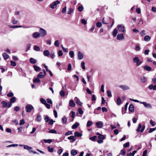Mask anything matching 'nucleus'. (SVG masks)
<instances>
[{"label":"nucleus","mask_w":156,"mask_h":156,"mask_svg":"<svg viewBox=\"0 0 156 156\" xmlns=\"http://www.w3.org/2000/svg\"><path fill=\"white\" fill-rule=\"evenodd\" d=\"M96 26L98 27H100L101 26L102 24L101 22H98L96 23Z\"/></svg>","instance_id":"nucleus-52"},{"label":"nucleus","mask_w":156,"mask_h":156,"mask_svg":"<svg viewBox=\"0 0 156 156\" xmlns=\"http://www.w3.org/2000/svg\"><path fill=\"white\" fill-rule=\"evenodd\" d=\"M32 36L35 38H37L40 36L39 33L37 32L34 33L32 34Z\"/></svg>","instance_id":"nucleus-15"},{"label":"nucleus","mask_w":156,"mask_h":156,"mask_svg":"<svg viewBox=\"0 0 156 156\" xmlns=\"http://www.w3.org/2000/svg\"><path fill=\"white\" fill-rule=\"evenodd\" d=\"M73 10L74 9L73 8H72L71 7H70L68 9V11L67 12V14L69 15L71 14V13H73Z\"/></svg>","instance_id":"nucleus-26"},{"label":"nucleus","mask_w":156,"mask_h":156,"mask_svg":"<svg viewBox=\"0 0 156 156\" xmlns=\"http://www.w3.org/2000/svg\"><path fill=\"white\" fill-rule=\"evenodd\" d=\"M108 96L109 97H112V95L111 92L110 90H108L107 91Z\"/></svg>","instance_id":"nucleus-58"},{"label":"nucleus","mask_w":156,"mask_h":156,"mask_svg":"<svg viewBox=\"0 0 156 156\" xmlns=\"http://www.w3.org/2000/svg\"><path fill=\"white\" fill-rule=\"evenodd\" d=\"M133 62L136 63V66H139L143 62L140 60L139 58L137 56H135L133 58Z\"/></svg>","instance_id":"nucleus-1"},{"label":"nucleus","mask_w":156,"mask_h":156,"mask_svg":"<svg viewBox=\"0 0 156 156\" xmlns=\"http://www.w3.org/2000/svg\"><path fill=\"white\" fill-rule=\"evenodd\" d=\"M78 112L80 114H82L83 113V111L81 108H79L78 109Z\"/></svg>","instance_id":"nucleus-57"},{"label":"nucleus","mask_w":156,"mask_h":156,"mask_svg":"<svg viewBox=\"0 0 156 156\" xmlns=\"http://www.w3.org/2000/svg\"><path fill=\"white\" fill-rule=\"evenodd\" d=\"M48 149L49 152H53L54 149L52 147H50L49 146L48 147Z\"/></svg>","instance_id":"nucleus-44"},{"label":"nucleus","mask_w":156,"mask_h":156,"mask_svg":"<svg viewBox=\"0 0 156 156\" xmlns=\"http://www.w3.org/2000/svg\"><path fill=\"white\" fill-rule=\"evenodd\" d=\"M58 56H61L63 55V53L62 50H59L58 52Z\"/></svg>","instance_id":"nucleus-54"},{"label":"nucleus","mask_w":156,"mask_h":156,"mask_svg":"<svg viewBox=\"0 0 156 156\" xmlns=\"http://www.w3.org/2000/svg\"><path fill=\"white\" fill-rule=\"evenodd\" d=\"M44 141L45 143H48L49 144L51 143L52 142V140L51 139L45 140L44 139Z\"/></svg>","instance_id":"nucleus-39"},{"label":"nucleus","mask_w":156,"mask_h":156,"mask_svg":"<svg viewBox=\"0 0 156 156\" xmlns=\"http://www.w3.org/2000/svg\"><path fill=\"white\" fill-rule=\"evenodd\" d=\"M126 154V151L124 150H122L120 152L119 155H123Z\"/></svg>","instance_id":"nucleus-55"},{"label":"nucleus","mask_w":156,"mask_h":156,"mask_svg":"<svg viewBox=\"0 0 156 156\" xmlns=\"http://www.w3.org/2000/svg\"><path fill=\"white\" fill-rule=\"evenodd\" d=\"M66 6H65L62 9V13H65L66 12Z\"/></svg>","instance_id":"nucleus-63"},{"label":"nucleus","mask_w":156,"mask_h":156,"mask_svg":"<svg viewBox=\"0 0 156 156\" xmlns=\"http://www.w3.org/2000/svg\"><path fill=\"white\" fill-rule=\"evenodd\" d=\"M34 50L36 51H39L40 50V48L39 47L35 45L34 46Z\"/></svg>","instance_id":"nucleus-35"},{"label":"nucleus","mask_w":156,"mask_h":156,"mask_svg":"<svg viewBox=\"0 0 156 156\" xmlns=\"http://www.w3.org/2000/svg\"><path fill=\"white\" fill-rule=\"evenodd\" d=\"M25 122L24 120L23 119L20 120V122L19 123V125L20 126L23 125L25 124Z\"/></svg>","instance_id":"nucleus-43"},{"label":"nucleus","mask_w":156,"mask_h":156,"mask_svg":"<svg viewBox=\"0 0 156 156\" xmlns=\"http://www.w3.org/2000/svg\"><path fill=\"white\" fill-rule=\"evenodd\" d=\"M69 55L71 58H73L74 56V53L73 51H71L69 52Z\"/></svg>","instance_id":"nucleus-51"},{"label":"nucleus","mask_w":156,"mask_h":156,"mask_svg":"<svg viewBox=\"0 0 156 156\" xmlns=\"http://www.w3.org/2000/svg\"><path fill=\"white\" fill-rule=\"evenodd\" d=\"M93 122L91 121H88L87 124V127H89L93 124Z\"/></svg>","instance_id":"nucleus-30"},{"label":"nucleus","mask_w":156,"mask_h":156,"mask_svg":"<svg viewBox=\"0 0 156 156\" xmlns=\"http://www.w3.org/2000/svg\"><path fill=\"white\" fill-rule=\"evenodd\" d=\"M59 93L60 96L62 97L64 96L65 94V92L63 90H62Z\"/></svg>","instance_id":"nucleus-45"},{"label":"nucleus","mask_w":156,"mask_h":156,"mask_svg":"<svg viewBox=\"0 0 156 156\" xmlns=\"http://www.w3.org/2000/svg\"><path fill=\"white\" fill-rule=\"evenodd\" d=\"M68 139L69 140H72V141H70L71 142H74L76 140V139L74 138V136H70L68 137Z\"/></svg>","instance_id":"nucleus-23"},{"label":"nucleus","mask_w":156,"mask_h":156,"mask_svg":"<svg viewBox=\"0 0 156 156\" xmlns=\"http://www.w3.org/2000/svg\"><path fill=\"white\" fill-rule=\"evenodd\" d=\"M140 104H142L146 108H152V106L150 104L147 103L146 102H140Z\"/></svg>","instance_id":"nucleus-9"},{"label":"nucleus","mask_w":156,"mask_h":156,"mask_svg":"<svg viewBox=\"0 0 156 156\" xmlns=\"http://www.w3.org/2000/svg\"><path fill=\"white\" fill-rule=\"evenodd\" d=\"M41 102L43 104L45 105L46 104V101L43 98H41L40 100Z\"/></svg>","instance_id":"nucleus-46"},{"label":"nucleus","mask_w":156,"mask_h":156,"mask_svg":"<svg viewBox=\"0 0 156 156\" xmlns=\"http://www.w3.org/2000/svg\"><path fill=\"white\" fill-rule=\"evenodd\" d=\"M96 125L97 127L99 128H101L103 125V123L101 121L98 122L96 123Z\"/></svg>","instance_id":"nucleus-14"},{"label":"nucleus","mask_w":156,"mask_h":156,"mask_svg":"<svg viewBox=\"0 0 156 156\" xmlns=\"http://www.w3.org/2000/svg\"><path fill=\"white\" fill-rule=\"evenodd\" d=\"M54 45L57 47H58L59 46V40H57L55 41L54 43Z\"/></svg>","instance_id":"nucleus-34"},{"label":"nucleus","mask_w":156,"mask_h":156,"mask_svg":"<svg viewBox=\"0 0 156 156\" xmlns=\"http://www.w3.org/2000/svg\"><path fill=\"white\" fill-rule=\"evenodd\" d=\"M33 68L37 72H39L41 70V68L37 66L34 65L33 66Z\"/></svg>","instance_id":"nucleus-25"},{"label":"nucleus","mask_w":156,"mask_h":156,"mask_svg":"<svg viewBox=\"0 0 156 156\" xmlns=\"http://www.w3.org/2000/svg\"><path fill=\"white\" fill-rule=\"evenodd\" d=\"M119 87L124 91L129 90L130 88L129 86L126 85H121L119 86Z\"/></svg>","instance_id":"nucleus-10"},{"label":"nucleus","mask_w":156,"mask_h":156,"mask_svg":"<svg viewBox=\"0 0 156 156\" xmlns=\"http://www.w3.org/2000/svg\"><path fill=\"white\" fill-rule=\"evenodd\" d=\"M83 9V7L82 6H80L78 7V10L79 12L82 11Z\"/></svg>","instance_id":"nucleus-50"},{"label":"nucleus","mask_w":156,"mask_h":156,"mask_svg":"<svg viewBox=\"0 0 156 156\" xmlns=\"http://www.w3.org/2000/svg\"><path fill=\"white\" fill-rule=\"evenodd\" d=\"M43 53L44 56H48L50 55V52L48 50H45L44 51Z\"/></svg>","instance_id":"nucleus-19"},{"label":"nucleus","mask_w":156,"mask_h":156,"mask_svg":"<svg viewBox=\"0 0 156 156\" xmlns=\"http://www.w3.org/2000/svg\"><path fill=\"white\" fill-rule=\"evenodd\" d=\"M150 123L152 126H154L156 124L155 122L152 121V120H150Z\"/></svg>","instance_id":"nucleus-48"},{"label":"nucleus","mask_w":156,"mask_h":156,"mask_svg":"<svg viewBox=\"0 0 156 156\" xmlns=\"http://www.w3.org/2000/svg\"><path fill=\"white\" fill-rule=\"evenodd\" d=\"M60 1H56L50 4V7L52 9H54L56 7L57 5L60 3Z\"/></svg>","instance_id":"nucleus-7"},{"label":"nucleus","mask_w":156,"mask_h":156,"mask_svg":"<svg viewBox=\"0 0 156 156\" xmlns=\"http://www.w3.org/2000/svg\"><path fill=\"white\" fill-rule=\"evenodd\" d=\"M79 126V124L77 122H76L72 126V128L73 129H75L77 128Z\"/></svg>","instance_id":"nucleus-29"},{"label":"nucleus","mask_w":156,"mask_h":156,"mask_svg":"<svg viewBox=\"0 0 156 156\" xmlns=\"http://www.w3.org/2000/svg\"><path fill=\"white\" fill-rule=\"evenodd\" d=\"M129 145V142H127L123 144V147H125L126 148L128 147Z\"/></svg>","instance_id":"nucleus-59"},{"label":"nucleus","mask_w":156,"mask_h":156,"mask_svg":"<svg viewBox=\"0 0 156 156\" xmlns=\"http://www.w3.org/2000/svg\"><path fill=\"white\" fill-rule=\"evenodd\" d=\"M144 69H145L147 71H151L152 69V68L150 66H145L144 67Z\"/></svg>","instance_id":"nucleus-24"},{"label":"nucleus","mask_w":156,"mask_h":156,"mask_svg":"<svg viewBox=\"0 0 156 156\" xmlns=\"http://www.w3.org/2000/svg\"><path fill=\"white\" fill-rule=\"evenodd\" d=\"M26 111L27 112H30L34 109V107L30 104L27 105L25 108Z\"/></svg>","instance_id":"nucleus-4"},{"label":"nucleus","mask_w":156,"mask_h":156,"mask_svg":"<svg viewBox=\"0 0 156 156\" xmlns=\"http://www.w3.org/2000/svg\"><path fill=\"white\" fill-rule=\"evenodd\" d=\"M97 138V136H94L93 137H91L90 138V139L93 141L95 140Z\"/></svg>","instance_id":"nucleus-49"},{"label":"nucleus","mask_w":156,"mask_h":156,"mask_svg":"<svg viewBox=\"0 0 156 156\" xmlns=\"http://www.w3.org/2000/svg\"><path fill=\"white\" fill-rule=\"evenodd\" d=\"M62 122L63 123L65 124L66 122L67 119L64 116L63 118H62Z\"/></svg>","instance_id":"nucleus-40"},{"label":"nucleus","mask_w":156,"mask_h":156,"mask_svg":"<svg viewBox=\"0 0 156 156\" xmlns=\"http://www.w3.org/2000/svg\"><path fill=\"white\" fill-rule=\"evenodd\" d=\"M40 78L37 77L35 78L34 80V82L35 83H38L40 82V80L39 79Z\"/></svg>","instance_id":"nucleus-32"},{"label":"nucleus","mask_w":156,"mask_h":156,"mask_svg":"<svg viewBox=\"0 0 156 156\" xmlns=\"http://www.w3.org/2000/svg\"><path fill=\"white\" fill-rule=\"evenodd\" d=\"M77 154V152L76 150L75 149H73L71 151V154L73 156H75Z\"/></svg>","instance_id":"nucleus-22"},{"label":"nucleus","mask_w":156,"mask_h":156,"mask_svg":"<svg viewBox=\"0 0 156 156\" xmlns=\"http://www.w3.org/2000/svg\"><path fill=\"white\" fill-rule=\"evenodd\" d=\"M140 80L141 82L142 83H145L147 81V78L145 76H142L141 77Z\"/></svg>","instance_id":"nucleus-12"},{"label":"nucleus","mask_w":156,"mask_h":156,"mask_svg":"<svg viewBox=\"0 0 156 156\" xmlns=\"http://www.w3.org/2000/svg\"><path fill=\"white\" fill-rule=\"evenodd\" d=\"M2 56L4 57L5 59H7L9 57V56L6 53H3L2 54Z\"/></svg>","instance_id":"nucleus-33"},{"label":"nucleus","mask_w":156,"mask_h":156,"mask_svg":"<svg viewBox=\"0 0 156 156\" xmlns=\"http://www.w3.org/2000/svg\"><path fill=\"white\" fill-rule=\"evenodd\" d=\"M75 99L76 100V103L80 106H81L82 105V103L80 101V99L77 97L75 98Z\"/></svg>","instance_id":"nucleus-16"},{"label":"nucleus","mask_w":156,"mask_h":156,"mask_svg":"<svg viewBox=\"0 0 156 156\" xmlns=\"http://www.w3.org/2000/svg\"><path fill=\"white\" fill-rule=\"evenodd\" d=\"M31 46V45L30 44H29L27 45V49L26 50V51H27L29 50V49L30 48V47Z\"/></svg>","instance_id":"nucleus-60"},{"label":"nucleus","mask_w":156,"mask_h":156,"mask_svg":"<svg viewBox=\"0 0 156 156\" xmlns=\"http://www.w3.org/2000/svg\"><path fill=\"white\" fill-rule=\"evenodd\" d=\"M98 138L100 139L104 140L105 138V137L103 135L101 134H99V136H98Z\"/></svg>","instance_id":"nucleus-47"},{"label":"nucleus","mask_w":156,"mask_h":156,"mask_svg":"<svg viewBox=\"0 0 156 156\" xmlns=\"http://www.w3.org/2000/svg\"><path fill=\"white\" fill-rule=\"evenodd\" d=\"M9 27L10 28H20L22 27L21 26H17V25H14V26H9Z\"/></svg>","instance_id":"nucleus-31"},{"label":"nucleus","mask_w":156,"mask_h":156,"mask_svg":"<svg viewBox=\"0 0 156 156\" xmlns=\"http://www.w3.org/2000/svg\"><path fill=\"white\" fill-rule=\"evenodd\" d=\"M119 32L125 33L126 32L125 27L123 24H119L116 27Z\"/></svg>","instance_id":"nucleus-2"},{"label":"nucleus","mask_w":156,"mask_h":156,"mask_svg":"<svg viewBox=\"0 0 156 156\" xmlns=\"http://www.w3.org/2000/svg\"><path fill=\"white\" fill-rule=\"evenodd\" d=\"M16 101V98L15 97H13L11 98L10 101L11 103H14Z\"/></svg>","instance_id":"nucleus-53"},{"label":"nucleus","mask_w":156,"mask_h":156,"mask_svg":"<svg viewBox=\"0 0 156 156\" xmlns=\"http://www.w3.org/2000/svg\"><path fill=\"white\" fill-rule=\"evenodd\" d=\"M145 126L144 125L142 127L140 124H139L138 125V126L136 131L137 132L140 131L142 133L144 131L145 128Z\"/></svg>","instance_id":"nucleus-8"},{"label":"nucleus","mask_w":156,"mask_h":156,"mask_svg":"<svg viewBox=\"0 0 156 156\" xmlns=\"http://www.w3.org/2000/svg\"><path fill=\"white\" fill-rule=\"evenodd\" d=\"M48 133H56L57 131L54 129H51L48 132Z\"/></svg>","instance_id":"nucleus-41"},{"label":"nucleus","mask_w":156,"mask_h":156,"mask_svg":"<svg viewBox=\"0 0 156 156\" xmlns=\"http://www.w3.org/2000/svg\"><path fill=\"white\" fill-rule=\"evenodd\" d=\"M151 39V37L148 35H146L144 37V40L146 41H148Z\"/></svg>","instance_id":"nucleus-20"},{"label":"nucleus","mask_w":156,"mask_h":156,"mask_svg":"<svg viewBox=\"0 0 156 156\" xmlns=\"http://www.w3.org/2000/svg\"><path fill=\"white\" fill-rule=\"evenodd\" d=\"M78 58L79 60L82 59L83 58V54L80 51H79L77 55Z\"/></svg>","instance_id":"nucleus-13"},{"label":"nucleus","mask_w":156,"mask_h":156,"mask_svg":"<svg viewBox=\"0 0 156 156\" xmlns=\"http://www.w3.org/2000/svg\"><path fill=\"white\" fill-rule=\"evenodd\" d=\"M118 31L117 28L114 29L112 32V35L114 37H115L116 36L118 32Z\"/></svg>","instance_id":"nucleus-21"},{"label":"nucleus","mask_w":156,"mask_h":156,"mask_svg":"<svg viewBox=\"0 0 156 156\" xmlns=\"http://www.w3.org/2000/svg\"><path fill=\"white\" fill-rule=\"evenodd\" d=\"M42 72H40L37 75V77L41 79L44 78L46 75V72L44 69L42 70Z\"/></svg>","instance_id":"nucleus-6"},{"label":"nucleus","mask_w":156,"mask_h":156,"mask_svg":"<svg viewBox=\"0 0 156 156\" xmlns=\"http://www.w3.org/2000/svg\"><path fill=\"white\" fill-rule=\"evenodd\" d=\"M41 118L40 115H38L36 118V120L37 122H40L41 120Z\"/></svg>","instance_id":"nucleus-38"},{"label":"nucleus","mask_w":156,"mask_h":156,"mask_svg":"<svg viewBox=\"0 0 156 156\" xmlns=\"http://www.w3.org/2000/svg\"><path fill=\"white\" fill-rule=\"evenodd\" d=\"M30 60V62L32 64H34L37 62V60L32 58H31Z\"/></svg>","instance_id":"nucleus-27"},{"label":"nucleus","mask_w":156,"mask_h":156,"mask_svg":"<svg viewBox=\"0 0 156 156\" xmlns=\"http://www.w3.org/2000/svg\"><path fill=\"white\" fill-rule=\"evenodd\" d=\"M1 104L2 105V107L3 108L8 107V108L10 107L12 105V104L10 102H6L3 101L1 102Z\"/></svg>","instance_id":"nucleus-3"},{"label":"nucleus","mask_w":156,"mask_h":156,"mask_svg":"<svg viewBox=\"0 0 156 156\" xmlns=\"http://www.w3.org/2000/svg\"><path fill=\"white\" fill-rule=\"evenodd\" d=\"M69 106L72 107H73L75 106V104L73 100H70L69 102Z\"/></svg>","instance_id":"nucleus-17"},{"label":"nucleus","mask_w":156,"mask_h":156,"mask_svg":"<svg viewBox=\"0 0 156 156\" xmlns=\"http://www.w3.org/2000/svg\"><path fill=\"white\" fill-rule=\"evenodd\" d=\"M117 39L120 41L122 40L125 38L123 34H119L117 36Z\"/></svg>","instance_id":"nucleus-11"},{"label":"nucleus","mask_w":156,"mask_h":156,"mask_svg":"<svg viewBox=\"0 0 156 156\" xmlns=\"http://www.w3.org/2000/svg\"><path fill=\"white\" fill-rule=\"evenodd\" d=\"M117 104L119 105L121 104V100L120 98H118L117 100Z\"/></svg>","instance_id":"nucleus-36"},{"label":"nucleus","mask_w":156,"mask_h":156,"mask_svg":"<svg viewBox=\"0 0 156 156\" xmlns=\"http://www.w3.org/2000/svg\"><path fill=\"white\" fill-rule=\"evenodd\" d=\"M129 111L132 112H133L134 111V107L133 104L130 105L129 107Z\"/></svg>","instance_id":"nucleus-18"},{"label":"nucleus","mask_w":156,"mask_h":156,"mask_svg":"<svg viewBox=\"0 0 156 156\" xmlns=\"http://www.w3.org/2000/svg\"><path fill=\"white\" fill-rule=\"evenodd\" d=\"M147 150H145L143 153L142 156H147Z\"/></svg>","instance_id":"nucleus-64"},{"label":"nucleus","mask_w":156,"mask_h":156,"mask_svg":"<svg viewBox=\"0 0 156 156\" xmlns=\"http://www.w3.org/2000/svg\"><path fill=\"white\" fill-rule=\"evenodd\" d=\"M24 148L27 150H30L32 149V147L27 145L24 146Z\"/></svg>","instance_id":"nucleus-42"},{"label":"nucleus","mask_w":156,"mask_h":156,"mask_svg":"<svg viewBox=\"0 0 156 156\" xmlns=\"http://www.w3.org/2000/svg\"><path fill=\"white\" fill-rule=\"evenodd\" d=\"M10 62L11 63V66H16V62L14 61H11Z\"/></svg>","instance_id":"nucleus-61"},{"label":"nucleus","mask_w":156,"mask_h":156,"mask_svg":"<svg viewBox=\"0 0 156 156\" xmlns=\"http://www.w3.org/2000/svg\"><path fill=\"white\" fill-rule=\"evenodd\" d=\"M63 151V149H60L58 150L57 153L58 154H62Z\"/></svg>","instance_id":"nucleus-62"},{"label":"nucleus","mask_w":156,"mask_h":156,"mask_svg":"<svg viewBox=\"0 0 156 156\" xmlns=\"http://www.w3.org/2000/svg\"><path fill=\"white\" fill-rule=\"evenodd\" d=\"M81 66L83 69L85 70V63L84 62H82L81 64Z\"/></svg>","instance_id":"nucleus-37"},{"label":"nucleus","mask_w":156,"mask_h":156,"mask_svg":"<svg viewBox=\"0 0 156 156\" xmlns=\"http://www.w3.org/2000/svg\"><path fill=\"white\" fill-rule=\"evenodd\" d=\"M39 32L40 36L41 37H44L47 34V32L46 30L41 28L40 29Z\"/></svg>","instance_id":"nucleus-5"},{"label":"nucleus","mask_w":156,"mask_h":156,"mask_svg":"<svg viewBox=\"0 0 156 156\" xmlns=\"http://www.w3.org/2000/svg\"><path fill=\"white\" fill-rule=\"evenodd\" d=\"M140 49V47L138 45H136L135 47V50L137 51H139Z\"/></svg>","instance_id":"nucleus-56"},{"label":"nucleus","mask_w":156,"mask_h":156,"mask_svg":"<svg viewBox=\"0 0 156 156\" xmlns=\"http://www.w3.org/2000/svg\"><path fill=\"white\" fill-rule=\"evenodd\" d=\"M74 135L75 136H77L78 137L81 136H82V134L81 133H79L78 132H75L74 133Z\"/></svg>","instance_id":"nucleus-28"}]
</instances>
